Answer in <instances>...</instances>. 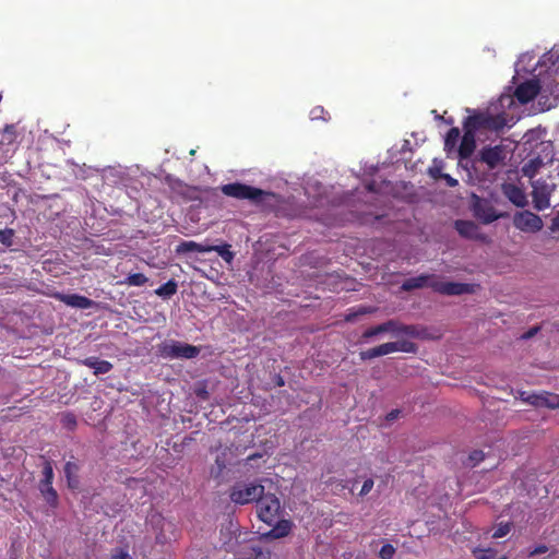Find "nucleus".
Wrapping results in <instances>:
<instances>
[{"label": "nucleus", "instance_id": "49", "mask_svg": "<svg viewBox=\"0 0 559 559\" xmlns=\"http://www.w3.org/2000/svg\"><path fill=\"white\" fill-rule=\"evenodd\" d=\"M277 385L282 386L284 385V380L282 377H278L277 381H276Z\"/></svg>", "mask_w": 559, "mask_h": 559}, {"label": "nucleus", "instance_id": "23", "mask_svg": "<svg viewBox=\"0 0 559 559\" xmlns=\"http://www.w3.org/2000/svg\"><path fill=\"white\" fill-rule=\"evenodd\" d=\"M178 253H187V252H198V253H205L210 252L209 246L198 243L195 241H182L180 245H178L177 250Z\"/></svg>", "mask_w": 559, "mask_h": 559}, {"label": "nucleus", "instance_id": "26", "mask_svg": "<svg viewBox=\"0 0 559 559\" xmlns=\"http://www.w3.org/2000/svg\"><path fill=\"white\" fill-rule=\"evenodd\" d=\"M177 282L175 280H169L157 289H155V294L162 298H170L177 293Z\"/></svg>", "mask_w": 559, "mask_h": 559}, {"label": "nucleus", "instance_id": "40", "mask_svg": "<svg viewBox=\"0 0 559 559\" xmlns=\"http://www.w3.org/2000/svg\"><path fill=\"white\" fill-rule=\"evenodd\" d=\"M548 551V547L546 545H538L533 550L530 551V556H537Z\"/></svg>", "mask_w": 559, "mask_h": 559}, {"label": "nucleus", "instance_id": "8", "mask_svg": "<svg viewBox=\"0 0 559 559\" xmlns=\"http://www.w3.org/2000/svg\"><path fill=\"white\" fill-rule=\"evenodd\" d=\"M513 223L518 229L525 233H537L543 228L542 218L528 211L516 214Z\"/></svg>", "mask_w": 559, "mask_h": 559}, {"label": "nucleus", "instance_id": "10", "mask_svg": "<svg viewBox=\"0 0 559 559\" xmlns=\"http://www.w3.org/2000/svg\"><path fill=\"white\" fill-rule=\"evenodd\" d=\"M540 91V84L537 80H527L519 84L514 91V97L519 103L525 105L533 100Z\"/></svg>", "mask_w": 559, "mask_h": 559}, {"label": "nucleus", "instance_id": "12", "mask_svg": "<svg viewBox=\"0 0 559 559\" xmlns=\"http://www.w3.org/2000/svg\"><path fill=\"white\" fill-rule=\"evenodd\" d=\"M503 158V150L500 145L486 146L480 151V160L487 164L490 169L496 168Z\"/></svg>", "mask_w": 559, "mask_h": 559}, {"label": "nucleus", "instance_id": "47", "mask_svg": "<svg viewBox=\"0 0 559 559\" xmlns=\"http://www.w3.org/2000/svg\"><path fill=\"white\" fill-rule=\"evenodd\" d=\"M257 558L258 559H270V555L263 554L261 550H259Z\"/></svg>", "mask_w": 559, "mask_h": 559}, {"label": "nucleus", "instance_id": "35", "mask_svg": "<svg viewBox=\"0 0 559 559\" xmlns=\"http://www.w3.org/2000/svg\"><path fill=\"white\" fill-rule=\"evenodd\" d=\"M394 554H395V548L393 547V545L384 544L379 551V557L381 559H392Z\"/></svg>", "mask_w": 559, "mask_h": 559}, {"label": "nucleus", "instance_id": "30", "mask_svg": "<svg viewBox=\"0 0 559 559\" xmlns=\"http://www.w3.org/2000/svg\"><path fill=\"white\" fill-rule=\"evenodd\" d=\"M148 282V278L143 273H133L128 275L120 284L128 286H143Z\"/></svg>", "mask_w": 559, "mask_h": 559}, {"label": "nucleus", "instance_id": "38", "mask_svg": "<svg viewBox=\"0 0 559 559\" xmlns=\"http://www.w3.org/2000/svg\"><path fill=\"white\" fill-rule=\"evenodd\" d=\"M373 485H374L373 479L372 478H367L364 481V484H362V487H361V489L359 491V496L360 497L367 496L371 491V489L373 488Z\"/></svg>", "mask_w": 559, "mask_h": 559}, {"label": "nucleus", "instance_id": "43", "mask_svg": "<svg viewBox=\"0 0 559 559\" xmlns=\"http://www.w3.org/2000/svg\"><path fill=\"white\" fill-rule=\"evenodd\" d=\"M176 187L179 188V193L182 195H186V191L190 190V188L187 185L182 183L181 181H177L176 186H173V189H176Z\"/></svg>", "mask_w": 559, "mask_h": 559}, {"label": "nucleus", "instance_id": "34", "mask_svg": "<svg viewBox=\"0 0 559 559\" xmlns=\"http://www.w3.org/2000/svg\"><path fill=\"white\" fill-rule=\"evenodd\" d=\"M14 230L11 228L0 229V243L5 247L13 245Z\"/></svg>", "mask_w": 559, "mask_h": 559}, {"label": "nucleus", "instance_id": "29", "mask_svg": "<svg viewBox=\"0 0 559 559\" xmlns=\"http://www.w3.org/2000/svg\"><path fill=\"white\" fill-rule=\"evenodd\" d=\"M394 333L404 334L412 337H423V330L419 329L417 325L400 324L399 322Z\"/></svg>", "mask_w": 559, "mask_h": 559}, {"label": "nucleus", "instance_id": "2", "mask_svg": "<svg viewBox=\"0 0 559 559\" xmlns=\"http://www.w3.org/2000/svg\"><path fill=\"white\" fill-rule=\"evenodd\" d=\"M221 190L226 197H230L237 200H249L255 204L262 203L265 197L272 195V193L266 192L260 188H255L241 182L223 185Z\"/></svg>", "mask_w": 559, "mask_h": 559}, {"label": "nucleus", "instance_id": "46", "mask_svg": "<svg viewBox=\"0 0 559 559\" xmlns=\"http://www.w3.org/2000/svg\"><path fill=\"white\" fill-rule=\"evenodd\" d=\"M447 179H448L449 186L454 187V186L457 185V180L456 179H453L450 176H447Z\"/></svg>", "mask_w": 559, "mask_h": 559}, {"label": "nucleus", "instance_id": "21", "mask_svg": "<svg viewBox=\"0 0 559 559\" xmlns=\"http://www.w3.org/2000/svg\"><path fill=\"white\" fill-rule=\"evenodd\" d=\"M455 228L457 233L463 237L473 239L477 236L478 228L476 224L471 221H456Z\"/></svg>", "mask_w": 559, "mask_h": 559}, {"label": "nucleus", "instance_id": "4", "mask_svg": "<svg viewBox=\"0 0 559 559\" xmlns=\"http://www.w3.org/2000/svg\"><path fill=\"white\" fill-rule=\"evenodd\" d=\"M417 350H418V347L415 343L407 341V340H402V341H397V342L384 343L379 346L369 348L367 350H362L359 353V356H360V359L365 361V360H370L376 357L384 356V355L395 353V352L416 354Z\"/></svg>", "mask_w": 559, "mask_h": 559}, {"label": "nucleus", "instance_id": "25", "mask_svg": "<svg viewBox=\"0 0 559 559\" xmlns=\"http://www.w3.org/2000/svg\"><path fill=\"white\" fill-rule=\"evenodd\" d=\"M460 129L457 127L451 128L444 139V151L450 154L456 148L457 141L460 139Z\"/></svg>", "mask_w": 559, "mask_h": 559}, {"label": "nucleus", "instance_id": "3", "mask_svg": "<svg viewBox=\"0 0 559 559\" xmlns=\"http://www.w3.org/2000/svg\"><path fill=\"white\" fill-rule=\"evenodd\" d=\"M264 486L261 483L238 481L229 489V499L236 504H249L257 502L263 496Z\"/></svg>", "mask_w": 559, "mask_h": 559}, {"label": "nucleus", "instance_id": "22", "mask_svg": "<svg viewBox=\"0 0 559 559\" xmlns=\"http://www.w3.org/2000/svg\"><path fill=\"white\" fill-rule=\"evenodd\" d=\"M475 214L486 224L492 223L499 217L492 206L480 203L475 205Z\"/></svg>", "mask_w": 559, "mask_h": 559}, {"label": "nucleus", "instance_id": "42", "mask_svg": "<svg viewBox=\"0 0 559 559\" xmlns=\"http://www.w3.org/2000/svg\"><path fill=\"white\" fill-rule=\"evenodd\" d=\"M549 228L551 231H559V211L557 212L556 216L551 219Z\"/></svg>", "mask_w": 559, "mask_h": 559}, {"label": "nucleus", "instance_id": "36", "mask_svg": "<svg viewBox=\"0 0 559 559\" xmlns=\"http://www.w3.org/2000/svg\"><path fill=\"white\" fill-rule=\"evenodd\" d=\"M110 559H133L132 556L124 548H115Z\"/></svg>", "mask_w": 559, "mask_h": 559}, {"label": "nucleus", "instance_id": "33", "mask_svg": "<svg viewBox=\"0 0 559 559\" xmlns=\"http://www.w3.org/2000/svg\"><path fill=\"white\" fill-rule=\"evenodd\" d=\"M511 528H512V523L511 522H501V523H499L497 528L492 533V538L497 539V538L504 537L506 535H508L510 533Z\"/></svg>", "mask_w": 559, "mask_h": 559}, {"label": "nucleus", "instance_id": "15", "mask_svg": "<svg viewBox=\"0 0 559 559\" xmlns=\"http://www.w3.org/2000/svg\"><path fill=\"white\" fill-rule=\"evenodd\" d=\"M504 195L516 206H524L526 204V195L523 190L513 183L503 185Z\"/></svg>", "mask_w": 559, "mask_h": 559}, {"label": "nucleus", "instance_id": "31", "mask_svg": "<svg viewBox=\"0 0 559 559\" xmlns=\"http://www.w3.org/2000/svg\"><path fill=\"white\" fill-rule=\"evenodd\" d=\"M53 476H55V474H53V467H52L51 461L45 460L44 465H43V478L39 480V483L52 484Z\"/></svg>", "mask_w": 559, "mask_h": 559}, {"label": "nucleus", "instance_id": "9", "mask_svg": "<svg viewBox=\"0 0 559 559\" xmlns=\"http://www.w3.org/2000/svg\"><path fill=\"white\" fill-rule=\"evenodd\" d=\"M525 403L535 407L559 409V395L547 391L532 393L525 397Z\"/></svg>", "mask_w": 559, "mask_h": 559}, {"label": "nucleus", "instance_id": "39", "mask_svg": "<svg viewBox=\"0 0 559 559\" xmlns=\"http://www.w3.org/2000/svg\"><path fill=\"white\" fill-rule=\"evenodd\" d=\"M468 459L473 463V465H477L478 463L484 461L485 454L483 451L475 450L469 454Z\"/></svg>", "mask_w": 559, "mask_h": 559}, {"label": "nucleus", "instance_id": "18", "mask_svg": "<svg viewBox=\"0 0 559 559\" xmlns=\"http://www.w3.org/2000/svg\"><path fill=\"white\" fill-rule=\"evenodd\" d=\"M38 490L46 501V503L51 508L56 509L59 504V496L56 489L52 487L50 483H38Z\"/></svg>", "mask_w": 559, "mask_h": 559}, {"label": "nucleus", "instance_id": "44", "mask_svg": "<svg viewBox=\"0 0 559 559\" xmlns=\"http://www.w3.org/2000/svg\"><path fill=\"white\" fill-rule=\"evenodd\" d=\"M367 312H368V311H367L365 308H361L359 311H357V312H355V313H353V314H348V316H346V321H353V320H354V318H355L356 316H358V314H365V313H367Z\"/></svg>", "mask_w": 559, "mask_h": 559}, {"label": "nucleus", "instance_id": "1", "mask_svg": "<svg viewBox=\"0 0 559 559\" xmlns=\"http://www.w3.org/2000/svg\"><path fill=\"white\" fill-rule=\"evenodd\" d=\"M507 124L503 114L491 115L488 111H474L463 121V130H471L476 134L477 131H499Z\"/></svg>", "mask_w": 559, "mask_h": 559}, {"label": "nucleus", "instance_id": "7", "mask_svg": "<svg viewBox=\"0 0 559 559\" xmlns=\"http://www.w3.org/2000/svg\"><path fill=\"white\" fill-rule=\"evenodd\" d=\"M429 287L441 295L460 296L464 294H473L475 286L467 283L447 282L435 278L429 283Z\"/></svg>", "mask_w": 559, "mask_h": 559}, {"label": "nucleus", "instance_id": "5", "mask_svg": "<svg viewBox=\"0 0 559 559\" xmlns=\"http://www.w3.org/2000/svg\"><path fill=\"white\" fill-rule=\"evenodd\" d=\"M258 516L264 523L272 525L280 515L281 501L274 493H265L257 501Z\"/></svg>", "mask_w": 559, "mask_h": 559}, {"label": "nucleus", "instance_id": "13", "mask_svg": "<svg viewBox=\"0 0 559 559\" xmlns=\"http://www.w3.org/2000/svg\"><path fill=\"white\" fill-rule=\"evenodd\" d=\"M464 134L462 136L461 143L457 147V154L460 159H466L471 157L476 147L475 134L471 132V130H463Z\"/></svg>", "mask_w": 559, "mask_h": 559}, {"label": "nucleus", "instance_id": "41", "mask_svg": "<svg viewBox=\"0 0 559 559\" xmlns=\"http://www.w3.org/2000/svg\"><path fill=\"white\" fill-rule=\"evenodd\" d=\"M538 331H539L538 326L531 328L528 331H526L524 334H522L521 338L528 340V338L533 337Z\"/></svg>", "mask_w": 559, "mask_h": 559}, {"label": "nucleus", "instance_id": "11", "mask_svg": "<svg viewBox=\"0 0 559 559\" xmlns=\"http://www.w3.org/2000/svg\"><path fill=\"white\" fill-rule=\"evenodd\" d=\"M55 298L67 306L76 309H90L95 305L94 300L79 294L57 293L55 294Z\"/></svg>", "mask_w": 559, "mask_h": 559}, {"label": "nucleus", "instance_id": "37", "mask_svg": "<svg viewBox=\"0 0 559 559\" xmlns=\"http://www.w3.org/2000/svg\"><path fill=\"white\" fill-rule=\"evenodd\" d=\"M324 114H328L322 106H316L310 111V118L311 120H326L324 117Z\"/></svg>", "mask_w": 559, "mask_h": 559}, {"label": "nucleus", "instance_id": "20", "mask_svg": "<svg viewBox=\"0 0 559 559\" xmlns=\"http://www.w3.org/2000/svg\"><path fill=\"white\" fill-rule=\"evenodd\" d=\"M64 475L67 478L68 487L76 489L80 485L79 471L80 466L76 462L69 461L64 465Z\"/></svg>", "mask_w": 559, "mask_h": 559}, {"label": "nucleus", "instance_id": "50", "mask_svg": "<svg viewBox=\"0 0 559 559\" xmlns=\"http://www.w3.org/2000/svg\"><path fill=\"white\" fill-rule=\"evenodd\" d=\"M255 456H257V455H250V456L248 457V460H252V459H253V457H255Z\"/></svg>", "mask_w": 559, "mask_h": 559}, {"label": "nucleus", "instance_id": "28", "mask_svg": "<svg viewBox=\"0 0 559 559\" xmlns=\"http://www.w3.org/2000/svg\"><path fill=\"white\" fill-rule=\"evenodd\" d=\"M210 252L215 251L218 255L227 263H231L234 260V252L230 250V245L225 243L221 246H209Z\"/></svg>", "mask_w": 559, "mask_h": 559}, {"label": "nucleus", "instance_id": "24", "mask_svg": "<svg viewBox=\"0 0 559 559\" xmlns=\"http://www.w3.org/2000/svg\"><path fill=\"white\" fill-rule=\"evenodd\" d=\"M17 131L14 124H7L0 130V145H11L16 141Z\"/></svg>", "mask_w": 559, "mask_h": 559}, {"label": "nucleus", "instance_id": "14", "mask_svg": "<svg viewBox=\"0 0 559 559\" xmlns=\"http://www.w3.org/2000/svg\"><path fill=\"white\" fill-rule=\"evenodd\" d=\"M83 366L94 370L95 376L105 374L111 371L112 364L108 360L99 359L95 356H90L80 361Z\"/></svg>", "mask_w": 559, "mask_h": 559}, {"label": "nucleus", "instance_id": "27", "mask_svg": "<svg viewBox=\"0 0 559 559\" xmlns=\"http://www.w3.org/2000/svg\"><path fill=\"white\" fill-rule=\"evenodd\" d=\"M543 166V160L540 157H535L530 159L527 163L524 164L522 167V173L524 176L528 178H533L538 169Z\"/></svg>", "mask_w": 559, "mask_h": 559}, {"label": "nucleus", "instance_id": "19", "mask_svg": "<svg viewBox=\"0 0 559 559\" xmlns=\"http://www.w3.org/2000/svg\"><path fill=\"white\" fill-rule=\"evenodd\" d=\"M435 280L433 275L421 274L416 277H411L404 281L402 284V289L409 292L418 288H423L425 286L429 287V283Z\"/></svg>", "mask_w": 559, "mask_h": 559}, {"label": "nucleus", "instance_id": "17", "mask_svg": "<svg viewBox=\"0 0 559 559\" xmlns=\"http://www.w3.org/2000/svg\"><path fill=\"white\" fill-rule=\"evenodd\" d=\"M293 528V522L290 520H280L275 523L272 530H270L265 536L272 539H280L290 534Z\"/></svg>", "mask_w": 559, "mask_h": 559}, {"label": "nucleus", "instance_id": "32", "mask_svg": "<svg viewBox=\"0 0 559 559\" xmlns=\"http://www.w3.org/2000/svg\"><path fill=\"white\" fill-rule=\"evenodd\" d=\"M61 424L68 430H74L76 428L78 421L76 417L72 413H64L61 416Z\"/></svg>", "mask_w": 559, "mask_h": 559}, {"label": "nucleus", "instance_id": "45", "mask_svg": "<svg viewBox=\"0 0 559 559\" xmlns=\"http://www.w3.org/2000/svg\"><path fill=\"white\" fill-rule=\"evenodd\" d=\"M399 414H400V411H399V409H393V411H391L390 413H388V415H386V419H388L389 421L394 420V419H396V418L399 417Z\"/></svg>", "mask_w": 559, "mask_h": 559}, {"label": "nucleus", "instance_id": "48", "mask_svg": "<svg viewBox=\"0 0 559 559\" xmlns=\"http://www.w3.org/2000/svg\"><path fill=\"white\" fill-rule=\"evenodd\" d=\"M531 394H532V393L521 392V393H520V399H521L523 402H525V397H526L527 395H531Z\"/></svg>", "mask_w": 559, "mask_h": 559}, {"label": "nucleus", "instance_id": "6", "mask_svg": "<svg viewBox=\"0 0 559 559\" xmlns=\"http://www.w3.org/2000/svg\"><path fill=\"white\" fill-rule=\"evenodd\" d=\"M160 356L164 358L175 359V358H186L192 359L195 358L200 354V348L178 341H170L168 343H163L159 347Z\"/></svg>", "mask_w": 559, "mask_h": 559}, {"label": "nucleus", "instance_id": "16", "mask_svg": "<svg viewBox=\"0 0 559 559\" xmlns=\"http://www.w3.org/2000/svg\"><path fill=\"white\" fill-rule=\"evenodd\" d=\"M396 328H397V321L388 320L381 324H378L376 326H371V328L365 330L361 335V338L369 340V338H372L381 333L395 332Z\"/></svg>", "mask_w": 559, "mask_h": 559}]
</instances>
